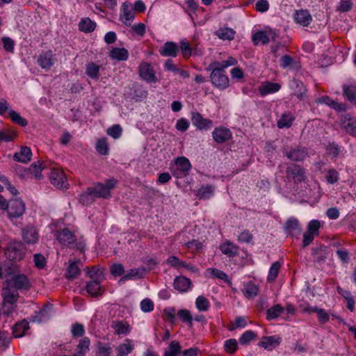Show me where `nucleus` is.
Returning <instances> with one entry per match:
<instances>
[{
	"instance_id": "nucleus-51",
	"label": "nucleus",
	"mask_w": 356,
	"mask_h": 356,
	"mask_svg": "<svg viewBox=\"0 0 356 356\" xmlns=\"http://www.w3.org/2000/svg\"><path fill=\"white\" fill-rule=\"evenodd\" d=\"M195 305L199 311H207L210 306L209 300L202 296L197 298Z\"/></svg>"
},
{
	"instance_id": "nucleus-48",
	"label": "nucleus",
	"mask_w": 356,
	"mask_h": 356,
	"mask_svg": "<svg viewBox=\"0 0 356 356\" xmlns=\"http://www.w3.org/2000/svg\"><path fill=\"white\" fill-rule=\"evenodd\" d=\"M8 116L14 122L22 127H25L28 124L27 120L23 118L17 112L13 110L8 111Z\"/></svg>"
},
{
	"instance_id": "nucleus-56",
	"label": "nucleus",
	"mask_w": 356,
	"mask_h": 356,
	"mask_svg": "<svg viewBox=\"0 0 356 356\" xmlns=\"http://www.w3.org/2000/svg\"><path fill=\"white\" fill-rule=\"evenodd\" d=\"M186 247L192 252H197L203 248V243L198 240H192L185 244Z\"/></svg>"
},
{
	"instance_id": "nucleus-6",
	"label": "nucleus",
	"mask_w": 356,
	"mask_h": 356,
	"mask_svg": "<svg viewBox=\"0 0 356 356\" xmlns=\"http://www.w3.org/2000/svg\"><path fill=\"white\" fill-rule=\"evenodd\" d=\"M6 284L18 290H28L30 287V282L27 277L23 274L14 275L10 278L7 279Z\"/></svg>"
},
{
	"instance_id": "nucleus-63",
	"label": "nucleus",
	"mask_w": 356,
	"mask_h": 356,
	"mask_svg": "<svg viewBox=\"0 0 356 356\" xmlns=\"http://www.w3.org/2000/svg\"><path fill=\"white\" fill-rule=\"evenodd\" d=\"M140 309L143 312H150L154 309V303L149 298H145L140 302Z\"/></svg>"
},
{
	"instance_id": "nucleus-4",
	"label": "nucleus",
	"mask_w": 356,
	"mask_h": 356,
	"mask_svg": "<svg viewBox=\"0 0 356 356\" xmlns=\"http://www.w3.org/2000/svg\"><path fill=\"white\" fill-rule=\"evenodd\" d=\"M104 280L103 270L90 267V296L98 297L104 291L100 283Z\"/></svg>"
},
{
	"instance_id": "nucleus-50",
	"label": "nucleus",
	"mask_w": 356,
	"mask_h": 356,
	"mask_svg": "<svg viewBox=\"0 0 356 356\" xmlns=\"http://www.w3.org/2000/svg\"><path fill=\"white\" fill-rule=\"evenodd\" d=\"M71 333L74 338L82 337L85 333V328L83 325L75 323L71 325Z\"/></svg>"
},
{
	"instance_id": "nucleus-30",
	"label": "nucleus",
	"mask_w": 356,
	"mask_h": 356,
	"mask_svg": "<svg viewBox=\"0 0 356 356\" xmlns=\"http://www.w3.org/2000/svg\"><path fill=\"white\" fill-rule=\"evenodd\" d=\"M24 241L29 244H33L38 241V234L33 227H27L22 232Z\"/></svg>"
},
{
	"instance_id": "nucleus-12",
	"label": "nucleus",
	"mask_w": 356,
	"mask_h": 356,
	"mask_svg": "<svg viewBox=\"0 0 356 356\" xmlns=\"http://www.w3.org/2000/svg\"><path fill=\"white\" fill-rule=\"evenodd\" d=\"M159 52L162 56L175 58L179 52V47L175 42L168 41L159 48Z\"/></svg>"
},
{
	"instance_id": "nucleus-49",
	"label": "nucleus",
	"mask_w": 356,
	"mask_h": 356,
	"mask_svg": "<svg viewBox=\"0 0 356 356\" xmlns=\"http://www.w3.org/2000/svg\"><path fill=\"white\" fill-rule=\"evenodd\" d=\"M280 267H281V264L279 261H275L271 265V267L270 268L269 273L268 275V281L269 282H272L275 281V280L276 279V277L279 273Z\"/></svg>"
},
{
	"instance_id": "nucleus-41",
	"label": "nucleus",
	"mask_w": 356,
	"mask_h": 356,
	"mask_svg": "<svg viewBox=\"0 0 356 356\" xmlns=\"http://www.w3.org/2000/svg\"><path fill=\"white\" fill-rule=\"evenodd\" d=\"M214 188L209 184L202 185L197 192L200 199H209L213 196Z\"/></svg>"
},
{
	"instance_id": "nucleus-29",
	"label": "nucleus",
	"mask_w": 356,
	"mask_h": 356,
	"mask_svg": "<svg viewBox=\"0 0 356 356\" xmlns=\"http://www.w3.org/2000/svg\"><path fill=\"white\" fill-rule=\"evenodd\" d=\"M222 253L229 257H234L238 254V247L231 242H225L220 245Z\"/></svg>"
},
{
	"instance_id": "nucleus-3",
	"label": "nucleus",
	"mask_w": 356,
	"mask_h": 356,
	"mask_svg": "<svg viewBox=\"0 0 356 356\" xmlns=\"http://www.w3.org/2000/svg\"><path fill=\"white\" fill-rule=\"evenodd\" d=\"M10 217L18 218L25 211V204L22 200L18 198L12 199L9 204L6 199L0 195V209H7Z\"/></svg>"
},
{
	"instance_id": "nucleus-19",
	"label": "nucleus",
	"mask_w": 356,
	"mask_h": 356,
	"mask_svg": "<svg viewBox=\"0 0 356 356\" xmlns=\"http://www.w3.org/2000/svg\"><path fill=\"white\" fill-rule=\"evenodd\" d=\"M213 140L218 143H223L232 138L230 130L225 127H216L212 132Z\"/></svg>"
},
{
	"instance_id": "nucleus-61",
	"label": "nucleus",
	"mask_w": 356,
	"mask_h": 356,
	"mask_svg": "<svg viewBox=\"0 0 356 356\" xmlns=\"http://www.w3.org/2000/svg\"><path fill=\"white\" fill-rule=\"evenodd\" d=\"M247 325L246 319L243 316H236L234 319V323L229 328V330H234L236 328H243Z\"/></svg>"
},
{
	"instance_id": "nucleus-54",
	"label": "nucleus",
	"mask_w": 356,
	"mask_h": 356,
	"mask_svg": "<svg viewBox=\"0 0 356 356\" xmlns=\"http://www.w3.org/2000/svg\"><path fill=\"white\" fill-rule=\"evenodd\" d=\"M106 133L114 139H118L122 136V129L119 124H114L109 127Z\"/></svg>"
},
{
	"instance_id": "nucleus-10",
	"label": "nucleus",
	"mask_w": 356,
	"mask_h": 356,
	"mask_svg": "<svg viewBox=\"0 0 356 356\" xmlns=\"http://www.w3.org/2000/svg\"><path fill=\"white\" fill-rule=\"evenodd\" d=\"M139 75L148 83H155L156 78L153 67L148 63L142 62L138 67Z\"/></svg>"
},
{
	"instance_id": "nucleus-5",
	"label": "nucleus",
	"mask_w": 356,
	"mask_h": 356,
	"mask_svg": "<svg viewBox=\"0 0 356 356\" xmlns=\"http://www.w3.org/2000/svg\"><path fill=\"white\" fill-rule=\"evenodd\" d=\"M117 182L116 179H110L106 180L105 185L102 183H97L92 190L90 188V195L107 199L111 197V190L115 188Z\"/></svg>"
},
{
	"instance_id": "nucleus-38",
	"label": "nucleus",
	"mask_w": 356,
	"mask_h": 356,
	"mask_svg": "<svg viewBox=\"0 0 356 356\" xmlns=\"http://www.w3.org/2000/svg\"><path fill=\"white\" fill-rule=\"evenodd\" d=\"M284 312V308L280 305H275L266 310V319L272 321L277 318Z\"/></svg>"
},
{
	"instance_id": "nucleus-1",
	"label": "nucleus",
	"mask_w": 356,
	"mask_h": 356,
	"mask_svg": "<svg viewBox=\"0 0 356 356\" xmlns=\"http://www.w3.org/2000/svg\"><path fill=\"white\" fill-rule=\"evenodd\" d=\"M236 63V60L232 57H229L227 60L221 62L211 63L207 70L211 71L210 81L211 83L221 90L227 88L229 86V79L225 70Z\"/></svg>"
},
{
	"instance_id": "nucleus-33",
	"label": "nucleus",
	"mask_w": 356,
	"mask_h": 356,
	"mask_svg": "<svg viewBox=\"0 0 356 356\" xmlns=\"http://www.w3.org/2000/svg\"><path fill=\"white\" fill-rule=\"evenodd\" d=\"M111 58L118 60H126L129 57V52L124 48L115 47L109 52Z\"/></svg>"
},
{
	"instance_id": "nucleus-34",
	"label": "nucleus",
	"mask_w": 356,
	"mask_h": 356,
	"mask_svg": "<svg viewBox=\"0 0 356 356\" xmlns=\"http://www.w3.org/2000/svg\"><path fill=\"white\" fill-rule=\"evenodd\" d=\"M134 344L130 339H127L125 342L116 348L117 356H127L134 350Z\"/></svg>"
},
{
	"instance_id": "nucleus-16",
	"label": "nucleus",
	"mask_w": 356,
	"mask_h": 356,
	"mask_svg": "<svg viewBox=\"0 0 356 356\" xmlns=\"http://www.w3.org/2000/svg\"><path fill=\"white\" fill-rule=\"evenodd\" d=\"M38 63L43 69L49 70L55 63L56 58L52 51H47L41 53L38 57Z\"/></svg>"
},
{
	"instance_id": "nucleus-37",
	"label": "nucleus",
	"mask_w": 356,
	"mask_h": 356,
	"mask_svg": "<svg viewBox=\"0 0 356 356\" xmlns=\"http://www.w3.org/2000/svg\"><path fill=\"white\" fill-rule=\"evenodd\" d=\"M345 119L347 120L348 122L343 124V128L349 135L356 138V118L351 117L350 115H347L345 116Z\"/></svg>"
},
{
	"instance_id": "nucleus-11",
	"label": "nucleus",
	"mask_w": 356,
	"mask_h": 356,
	"mask_svg": "<svg viewBox=\"0 0 356 356\" xmlns=\"http://www.w3.org/2000/svg\"><path fill=\"white\" fill-rule=\"evenodd\" d=\"M191 122L193 125L200 130H208L213 126L211 120L204 118L202 114L197 111L191 113Z\"/></svg>"
},
{
	"instance_id": "nucleus-40",
	"label": "nucleus",
	"mask_w": 356,
	"mask_h": 356,
	"mask_svg": "<svg viewBox=\"0 0 356 356\" xmlns=\"http://www.w3.org/2000/svg\"><path fill=\"white\" fill-rule=\"evenodd\" d=\"M97 152L103 156H107L109 154V146L106 138H99L95 144Z\"/></svg>"
},
{
	"instance_id": "nucleus-22",
	"label": "nucleus",
	"mask_w": 356,
	"mask_h": 356,
	"mask_svg": "<svg viewBox=\"0 0 356 356\" xmlns=\"http://www.w3.org/2000/svg\"><path fill=\"white\" fill-rule=\"evenodd\" d=\"M174 288L180 291L186 292L188 290L191 285V280L184 276H177L174 280Z\"/></svg>"
},
{
	"instance_id": "nucleus-59",
	"label": "nucleus",
	"mask_w": 356,
	"mask_h": 356,
	"mask_svg": "<svg viewBox=\"0 0 356 356\" xmlns=\"http://www.w3.org/2000/svg\"><path fill=\"white\" fill-rule=\"evenodd\" d=\"M207 271H211L213 277L218 278L226 282H229L228 275L221 270L217 268H208Z\"/></svg>"
},
{
	"instance_id": "nucleus-58",
	"label": "nucleus",
	"mask_w": 356,
	"mask_h": 356,
	"mask_svg": "<svg viewBox=\"0 0 356 356\" xmlns=\"http://www.w3.org/2000/svg\"><path fill=\"white\" fill-rule=\"evenodd\" d=\"M321 227V222L318 220H311L307 225V231L308 232L313 234L316 236H318L319 234V229Z\"/></svg>"
},
{
	"instance_id": "nucleus-27",
	"label": "nucleus",
	"mask_w": 356,
	"mask_h": 356,
	"mask_svg": "<svg viewBox=\"0 0 356 356\" xmlns=\"http://www.w3.org/2000/svg\"><path fill=\"white\" fill-rule=\"evenodd\" d=\"M280 343V339L277 336L265 337L261 341L259 342L258 346L263 347L265 349L272 350L278 346Z\"/></svg>"
},
{
	"instance_id": "nucleus-24",
	"label": "nucleus",
	"mask_w": 356,
	"mask_h": 356,
	"mask_svg": "<svg viewBox=\"0 0 356 356\" xmlns=\"http://www.w3.org/2000/svg\"><path fill=\"white\" fill-rule=\"evenodd\" d=\"M146 273L144 268L130 269L125 275H124L119 280V283L128 280H135L143 278Z\"/></svg>"
},
{
	"instance_id": "nucleus-26",
	"label": "nucleus",
	"mask_w": 356,
	"mask_h": 356,
	"mask_svg": "<svg viewBox=\"0 0 356 356\" xmlns=\"http://www.w3.org/2000/svg\"><path fill=\"white\" fill-rule=\"evenodd\" d=\"M316 102L318 104H323L327 105L330 108L337 111H344L346 110V107L343 104L337 103L328 96H323L316 99Z\"/></svg>"
},
{
	"instance_id": "nucleus-36",
	"label": "nucleus",
	"mask_w": 356,
	"mask_h": 356,
	"mask_svg": "<svg viewBox=\"0 0 356 356\" xmlns=\"http://www.w3.org/2000/svg\"><path fill=\"white\" fill-rule=\"evenodd\" d=\"M29 329V322L26 320H23L19 323H15L13 327V333L16 338L22 337Z\"/></svg>"
},
{
	"instance_id": "nucleus-62",
	"label": "nucleus",
	"mask_w": 356,
	"mask_h": 356,
	"mask_svg": "<svg viewBox=\"0 0 356 356\" xmlns=\"http://www.w3.org/2000/svg\"><path fill=\"white\" fill-rule=\"evenodd\" d=\"M97 356H110L111 353V348L110 346L102 345L100 342L97 344Z\"/></svg>"
},
{
	"instance_id": "nucleus-64",
	"label": "nucleus",
	"mask_w": 356,
	"mask_h": 356,
	"mask_svg": "<svg viewBox=\"0 0 356 356\" xmlns=\"http://www.w3.org/2000/svg\"><path fill=\"white\" fill-rule=\"evenodd\" d=\"M111 273L115 276H122L124 273V268L121 264H114L110 268Z\"/></svg>"
},
{
	"instance_id": "nucleus-2",
	"label": "nucleus",
	"mask_w": 356,
	"mask_h": 356,
	"mask_svg": "<svg viewBox=\"0 0 356 356\" xmlns=\"http://www.w3.org/2000/svg\"><path fill=\"white\" fill-rule=\"evenodd\" d=\"M2 312L7 316L11 314L15 309V303L18 300L19 293L16 289L3 283L2 289Z\"/></svg>"
},
{
	"instance_id": "nucleus-60",
	"label": "nucleus",
	"mask_w": 356,
	"mask_h": 356,
	"mask_svg": "<svg viewBox=\"0 0 356 356\" xmlns=\"http://www.w3.org/2000/svg\"><path fill=\"white\" fill-rule=\"evenodd\" d=\"M326 179L327 181L331 184L337 182L339 179V172L333 168L328 170L326 175Z\"/></svg>"
},
{
	"instance_id": "nucleus-21",
	"label": "nucleus",
	"mask_w": 356,
	"mask_h": 356,
	"mask_svg": "<svg viewBox=\"0 0 356 356\" xmlns=\"http://www.w3.org/2000/svg\"><path fill=\"white\" fill-rule=\"evenodd\" d=\"M342 90L343 97L351 104L356 106V84H343Z\"/></svg>"
},
{
	"instance_id": "nucleus-23",
	"label": "nucleus",
	"mask_w": 356,
	"mask_h": 356,
	"mask_svg": "<svg viewBox=\"0 0 356 356\" xmlns=\"http://www.w3.org/2000/svg\"><path fill=\"white\" fill-rule=\"evenodd\" d=\"M281 86L278 83L266 82L259 87L260 95L264 97L268 94L274 93L280 90Z\"/></svg>"
},
{
	"instance_id": "nucleus-8",
	"label": "nucleus",
	"mask_w": 356,
	"mask_h": 356,
	"mask_svg": "<svg viewBox=\"0 0 356 356\" xmlns=\"http://www.w3.org/2000/svg\"><path fill=\"white\" fill-rule=\"evenodd\" d=\"M286 177L293 179L294 182L301 183L306 179L305 170L297 164H291L286 168Z\"/></svg>"
},
{
	"instance_id": "nucleus-18",
	"label": "nucleus",
	"mask_w": 356,
	"mask_h": 356,
	"mask_svg": "<svg viewBox=\"0 0 356 356\" xmlns=\"http://www.w3.org/2000/svg\"><path fill=\"white\" fill-rule=\"evenodd\" d=\"M56 239L62 245H69L75 241L74 234L68 229L57 231L55 234Z\"/></svg>"
},
{
	"instance_id": "nucleus-25",
	"label": "nucleus",
	"mask_w": 356,
	"mask_h": 356,
	"mask_svg": "<svg viewBox=\"0 0 356 356\" xmlns=\"http://www.w3.org/2000/svg\"><path fill=\"white\" fill-rule=\"evenodd\" d=\"M294 120L295 116L291 112H284L277 122V127L279 129L289 128L292 126Z\"/></svg>"
},
{
	"instance_id": "nucleus-45",
	"label": "nucleus",
	"mask_w": 356,
	"mask_h": 356,
	"mask_svg": "<svg viewBox=\"0 0 356 356\" xmlns=\"http://www.w3.org/2000/svg\"><path fill=\"white\" fill-rule=\"evenodd\" d=\"M88 347L89 340L87 337H85L79 341L74 356H85L88 351Z\"/></svg>"
},
{
	"instance_id": "nucleus-52",
	"label": "nucleus",
	"mask_w": 356,
	"mask_h": 356,
	"mask_svg": "<svg viewBox=\"0 0 356 356\" xmlns=\"http://www.w3.org/2000/svg\"><path fill=\"white\" fill-rule=\"evenodd\" d=\"M238 348V342L235 339H229L224 342V349L225 350L229 353H234Z\"/></svg>"
},
{
	"instance_id": "nucleus-15",
	"label": "nucleus",
	"mask_w": 356,
	"mask_h": 356,
	"mask_svg": "<svg viewBox=\"0 0 356 356\" xmlns=\"http://www.w3.org/2000/svg\"><path fill=\"white\" fill-rule=\"evenodd\" d=\"M175 165L178 169L177 172H175L173 175L177 178L187 175L191 168V164L189 160L184 156L178 157L175 160Z\"/></svg>"
},
{
	"instance_id": "nucleus-7",
	"label": "nucleus",
	"mask_w": 356,
	"mask_h": 356,
	"mask_svg": "<svg viewBox=\"0 0 356 356\" xmlns=\"http://www.w3.org/2000/svg\"><path fill=\"white\" fill-rule=\"evenodd\" d=\"M5 254L10 260H20L24 254L22 244L16 241L10 242L5 250Z\"/></svg>"
},
{
	"instance_id": "nucleus-46",
	"label": "nucleus",
	"mask_w": 356,
	"mask_h": 356,
	"mask_svg": "<svg viewBox=\"0 0 356 356\" xmlns=\"http://www.w3.org/2000/svg\"><path fill=\"white\" fill-rule=\"evenodd\" d=\"M235 31L231 28L220 29L217 32V35L222 40H232L235 35Z\"/></svg>"
},
{
	"instance_id": "nucleus-53",
	"label": "nucleus",
	"mask_w": 356,
	"mask_h": 356,
	"mask_svg": "<svg viewBox=\"0 0 356 356\" xmlns=\"http://www.w3.org/2000/svg\"><path fill=\"white\" fill-rule=\"evenodd\" d=\"M177 316L181 320L183 323H188L190 326L192 325L193 317L189 310H179L177 312Z\"/></svg>"
},
{
	"instance_id": "nucleus-35",
	"label": "nucleus",
	"mask_w": 356,
	"mask_h": 356,
	"mask_svg": "<svg viewBox=\"0 0 356 356\" xmlns=\"http://www.w3.org/2000/svg\"><path fill=\"white\" fill-rule=\"evenodd\" d=\"M164 70L165 71L172 72L177 73L180 76L183 78H187L189 76V73L187 71L181 70L173 63L171 59H167L164 63Z\"/></svg>"
},
{
	"instance_id": "nucleus-55",
	"label": "nucleus",
	"mask_w": 356,
	"mask_h": 356,
	"mask_svg": "<svg viewBox=\"0 0 356 356\" xmlns=\"http://www.w3.org/2000/svg\"><path fill=\"white\" fill-rule=\"evenodd\" d=\"M179 47V51H181L182 56L188 58H189L192 54V49L191 48V46L189 43L186 40H183L180 42V46Z\"/></svg>"
},
{
	"instance_id": "nucleus-13",
	"label": "nucleus",
	"mask_w": 356,
	"mask_h": 356,
	"mask_svg": "<svg viewBox=\"0 0 356 356\" xmlns=\"http://www.w3.org/2000/svg\"><path fill=\"white\" fill-rule=\"evenodd\" d=\"M285 232L291 237L298 238L302 232L298 220L295 218H290L286 222L284 227Z\"/></svg>"
},
{
	"instance_id": "nucleus-9",
	"label": "nucleus",
	"mask_w": 356,
	"mask_h": 356,
	"mask_svg": "<svg viewBox=\"0 0 356 356\" xmlns=\"http://www.w3.org/2000/svg\"><path fill=\"white\" fill-rule=\"evenodd\" d=\"M49 179L51 183L60 189L67 188L68 183L64 172L60 169H54L51 170Z\"/></svg>"
},
{
	"instance_id": "nucleus-14",
	"label": "nucleus",
	"mask_w": 356,
	"mask_h": 356,
	"mask_svg": "<svg viewBox=\"0 0 356 356\" xmlns=\"http://www.w3.org/2000/svg\"><path fill=\"white\" fill-rule=\"evenodd\" d=\"M284 155L290 160L296 162L302 161L308 156L307 149L305 147H297L285 151Z\"/></svg>"
},
{
	"instance_id": "nucleus-47",
	"label": "nucleus",
	"mask_w": 356,
	"mask_h": 356,
	"mask_svg": "<svg viewBox=\"0 0 356 356\" xmlns=\"http://www.w3.org/2000/svg\"><path fill=\"white\" fill-rule=\"evenodd\" d=\"M257 337V334L252 330L245 331L239 338L238 341L241 345H248Z\"/></svg>"
},
{
	"instance_id": "nucleus-57",
	"label": "nucleus",
	"mask_w": 356,
	"mask_h": 356,
	"mask_svg": "<svg viewBox=\"0 0 356 356\" xmlns=\"http://www.w3.org/2000/svg\"><path fill=\"white\" fill-rule=\"evenodd\" d=\"M43 168L41 163H35L31 165L29 167V170L31 173L37 179H41L42 178V175L41 174V172Z\"/></svg>"
},
{
	"instance_id": "nucleus-44",
	"label": "nucleus",
	"mask_w": 356,
	"mask_h": 356,
	"mask_svg": "<svg viewBox=\"0 0 356 356\" xmlns=\"http://www.w3.org/2000/svg\"><path fill=\"white\" fill-rule=\"evenodd\" d=\"M253 43L257 45L259 42L263 44H268L270 41L269 37L265 31H258L255 33L252 38Z\"/></svg>"
},
{
	"instance_id": "nucleus-20",
	"label": "nucleus",
	"mask_w": 356,
	"mask_h": 356,
	"mask_svg": "<svg viewBox=\"0 0 356 356\" xmlns=\"http://www.w3.org/2000/svg\"><path fill=\"white\" fill-rule=\"evenodd\" d=\"M294 21L302 26H308L312 22V17L307 10H296L294 14Z\"/></svg>"
},
{
	"instance_id": "nucleus-42",
	"label": "nucleus",
	"mask_w": 356,
	"mask_h": 356,
	"mask_svg": "<svg viewBox=\"0 0 356 356\" xmlns=\"http://www.w3.org/2000/svg\"><path fill=\"white\" fill-rule=\"evenodd\" d=\"M181 346L177 341L170 342L168 349L165 351L163 356H177L180 355Z\"/></svg>"
},
{
	"instance_id": "nucleus-43",
	"label": "nucleus",
	"mask_w": 356,
	"mask_h": 356,
	"mask_svg": "<svg viewBox=\"0 0 356 356\" xmlns=\"http://www.w3.org/2000/svg\"><path fill=\"white\" fill-rule=\"evenodd\" d=\"M258 291V286L252 282H249L245 285L243 289V294L248 298H252L255 297L257 295Z\"/></svg>"
},
{
	"instance_id": "nucleus-28",
	"label": "nucleus",
	"mask_w": 356,
	"mask_h": 356,
	"mask_svg": "<svg viewBox=\"0 0 356 356\" xmlns=\"http://www.w3.org/2000/svg\"><path fill=\"white\" fill-rule=\"evenodd\" d=\"M31 150L29 147H22L19 152L13 155V159L21 163H27L31 159Z\"/></svg>"
},
{
	"instance_id": "nucleus-32",
	"label": "nucleus",
	"mask_w": 356,
	"mask_h": 356,
	"mask_svg": "<svg viewBox=\"0 0 356 356\" xmlns=\"http://www.w3.org/2000/svg\"><path fill=\"white\" fill-rule=\"evenodd\" d=\"M280 66L284 68H289L291 70H298L300 69V64L294 60L289 55H284L280 59Z\"/></svg>"
},
{
	"instance_id": "nucleus-31",
	"label": "nucleus",
	"mask_w": 356,
	"mask_h": 356,
	"mask_svg": "<svg viewBox=\"0 0 356 356\" xmlns=\"http://www.w3.org/2000/svg\"><path fill=\"white\" fill-rule=\"evenodd\" d=\"M111 327L114 329L115 333L117 334H127L131 331L130 325L123 321H112Z\"/></svg>"
},
{
	"instance_id": "nucleus-39",
	"label": "nucleus",
	"mask_w": 356,
	"mask_h": 356,
	"mask_svg": "<svg viewBox=\"0 0 356 356\" xmlns=\"http://www.w3.org/2000/svg\"><path fill=\"white\" fill-rule=\"evenodd\" d=\"M312 254L316 261L318 262L324 261L328 255L327 248L324 245L314 248H312Z\"/></svg>"
},
{
	"instance_id": "nucleus-17",
	"label": "nucleus",
	"mask_w": 356,
	"mask_h": 356,
	"mask_svg": "<svg viewBox=\"0 0 356 356\" xmlns=\"http://www.w3.org/2000/svg\"><path fill=\"white\" fill-rule=\"evenodd\" d=\"M134 17L135 11L133 8L132 3L129 1L124 2L122 6V13L120 15V18L123 23L126 25H130V23L127 22H132L134 19Z\"/></svg>"
}]
</instances>
